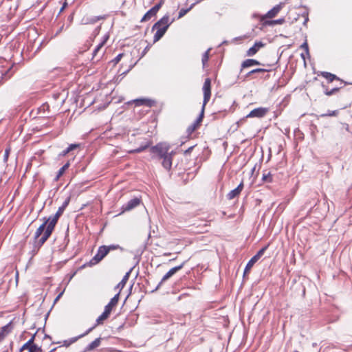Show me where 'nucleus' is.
<instances>
[{
	"mask_svg": "<svg viewBox=\"0 0 352 352\" xmlns=\"http://www.w3.org/2000/svg\"><path fill=\"white\" fill-rule=\"evenodd\" d=\"M157 30L154 36H153V43H155L157 41H158L159 40H160L163 36L164 35V34L166 33V32L167 31V29H166V27H162V28H155Z\"/></svg>",
	"mask_w": 352,
	"mask_h": 352,
	"instance_id": "nucleus-24",
	"label": "nucleus"
},
{
	"mask_svg": "<svg viewBox=\"0 0 352 352\" xmlns=\"http://www.w3.org/2000/svg\"><path fill=\"white\" fill-rule=\"evenodd\" d=\"M169 148V146L163 143H159L155 146H151L150 148V152L153 154L152 158L159 160H162L163 157L170 153L168 152Z\"/></svg>",
	"mask_w": 352,
	"mask_h": 352,
	"instance_id": "nucleus-1",
	"label": "nucleus"
},
{
	"mask_svg": "<svg viewBox=\"0 0 352 352\" xmlns=\"http://www.w3.org/2000/svg\"><path fill=\"white\" fill-rule=\"evenodd\" d=\"M35 336H36V333L34 334L30 339H33V341H34V338H35Z\"/></svg>",
	"mask_w": 352,
	"mask_h": 352,
	"instance_id": "nucleus-64",
	"label": "nucleus"
},
{
	"mask_svg": "<svg viewBox=\"0 0 352 352\" xmlns=\"http://www.w3.org/2000/svg\"><path fill=\"white\" fill-rule=\"evenodd\" d=\"M322 87L324 89V94L328 96H332L333 94L337 93L340 90V89L343 87L342 85H340V87H333L331 89L329 90L327 88H326L324 85L322 84Z\"/></svg>",
	"mask_w": 352,
	"mask_h": 352,
	"instance_id": "nucleus-29",
	"label": "nucleus"
},
{
	"mask_svg": "<svg viewBox=\"0 0 352 352\" xmlns=\"http://www.w3.org/2000/svg\"><path fill=\"white\" fill-rule=\"evenodd\" d=\"M202 89L204 92V106H206L211 96V80L209 78L205 80Z\"/></svg>",
	"mask_w": 352,
	"mask_h": 352,
	"instance_id": "nucleus-7",
	"label": "nucleus"
},
{
	"mask_svg": "<svg viewBox=\"0 0 352 352\" xmlns=\"http://www.w3.org/2000/svg\"><path fill=\"white\" fill-rule=\"evenodd\" d=\"M195 146L196 145H192V146H189L186 150L184 151V155H186L190 154Z\"/></svg>",
	"mask_w": 352,
	"mask_h": 352,
	"instance_id": "nucleus-52",
	"label": "nucleus"
},
{
	"mask_svg": "<svg viewBox=\"0 0 352 352\" xmlns=\"http://www.w3.org/2000/svg\"><path fill=\"white\" fill-rule=\"evenodd\" d=\"M263 65V64L261 63L257 60L250 59V58L246 59L244 61H243L241 63L240 72H241L243 71V69L245 68H248V67H252L254 65Z\"/></svg>",
	"mask_w": 352,
	"mask_h": 352,
	"instance_id": "nucleus-18",
	"label": "nucleus"
},
{
	"mask_svg": "<svg viewBox=\"0 0 352 352\" xmlns=\"http://www.w3.org/2000/svg\"><path fill=\"white\" fill-rule=\"evenodd\" d=\"M133 102H134L135 106L144 105L148 107H153L155 103V102L154 100H150V99H136Z\"/></svg>",
	"mask_w": 352,
	"mask_h": 352,
	"instance_id": "nucleus-21",
	"label": "nucleus"
},
{
	"mask_svg": "<svg viewBox=\"0 0 352 352\" xmlns=\"http://www.w3.org/2000/svg\"><path fill=\"white\" fill-rule=\"evenodd\" d=\"M107 254L108 250L106 249V245L100 246L95 256L85 265L91 267L98 264L106 256Z\"/></svg>",
	"mask_w": 352,
	"mask_h": 352,
	"instance_id": "nucleus-2",
	"label": "nucleus"
},
{
	"mask_svg": "<svg viewBox=\"0 0 352 352\" xmlns=\"http://www.w3.org/2000/svg\"><path fill=\"white\" fill-rule=\"evenodd\" d=\"M67 6V2H65L63 5V6L61 7L60 10V12L59 13H60L61 12H63L65 8Z\"/></svg>",
	"mask_w": 352,
	"mask_h": 352,
	"instance_id": "nucleus-56",
	"label": "nucleus"
},
{
	"mask_svg": "<svg viewBox=\"0 0 352 352\" xmlns=\"http://www.w3.org/2000/svg\"><path fill=\"white\" fill-rule=\"evenodd\" d=\"M297 131L300 133V135H299L298 138L302 139L303 138V133H301L298 129H297Z\"/></svg>",
	"mask_w": 352,
	"mask_h": 352,
	"instance_id": "nucleus-58",
	"label": "nucleus"
},
{
	"mask_svg": "<svg viewBox=\"0 0 352 352\" xmlns=\"http://www.w3.org/2000/svg\"><path fill=\"white\" fill-rule=\"evenodd\" d=\"M243 182L242 181L236 188L232 190L230 192L228 193L226 196L227 199L228 200H231L239 196L243 190Z\"/></svg>",
	"mask_w": 352,
	"mask_h": 352,
	"instance_id": "nucleus-14",
	"label": "nucleus"
},
{
	"mask_svg": "<svg viewBox=\"0 0 352 352\" xmlns=\"http://www.w3.org/2000/svg\"><path fill=\"white\" fill-rule=\"evenodd\" d=\"M69 201H70V197H67V198L64 201V202L63 203L62 206H60V207L58 208V210H57V212H56V214H56V215H58V216L60 217V216L63 214V213L64 210H65V208H66L67 207V206L69 205Z\"/></svg>",
	"mask_w": 352,
	"mask_h": 352,
	"instance_id": "nucleus-27",
	"label": "nucleus"
},
{
	"mask_svg": "<svg viewBox=\"0 0 352 352\" xmlns=\"http://www.w3.org/2000/svg\"><path fill=\"white\" fill-rule=\"evenodd\" d=\"M320 75L326 78L328 82H332L333 80H336L340 81V85L346 84V82H344L343 80H340L336 75L330 72H321Z\"/></svg>",
	"mask_w": 352,
	"mask_h": 352,
	"instance_id": "nucleus-15",
	"label": "nucleus"
},
{
	"mask_svg": "<svg viewBox=\"0 0 352 352\" xmlns=\"http://www.w3.org/2000/svg\"><path fill=\"white\" fill-rule=\"evenodd\" d=\"M162 162V165L163 167L167 170H169L171 168L172 166V161H173V154L172 153H170L166 156L163 157Z\"/></svg>",
	"mask_w": 352,
	"mask_h": 352,
	"instance_id": "nucleus-19",
	"label": "nucleus"
},
{
	"mask_svg": "<svg viewBox=\"0 0 352 352\" xmlns=\"http://www.w3.org/2000/svg\"><path fill=\"white\" fill-rule=\"evenodd\" d=\"M285 22L284 18H280L276 20L266 21L263 23L264 25H274L277 24H283Z\"/></svg>",
	"mask_w": 352,
	"mask_h": 352,
	"instance_id": "nucleus-32",
	"label": "nucleus"
},
{
	"mask_svg": "<svg viewBox=\"0 0 352 352\" xmlns=\"http://www.w3.org/2000/svg\"><path fill=\"white\" fill-rule=\"evenodd\" d=\"M150 48V46L149 45H147L144 50L142 51V54H141V58L143 57L148 52V50H149Z\"/></svg>",
	"mask_w": 352,
	"mask_h": 352,
	"instance_id": "nucleus-53",
	"label": "nucleus"
},
{
	"mask_svg": "<svg viewBox=\"0 0 352 352\" xmlns=\"http://www.w3.org/2000/svg\"><path fill=\"white\" fill-rule=\"evenodd\" d=\"M104 45V41H101L96 47V48L94 49L93 53H92V61L93 63H97L100 60V59H97L95 60V58L98 54V52L100 51V50L103 47V45Z\"/></svg>",
	"mask_w": 352,
	"mask_h": 352,
	"instance_id": "nucleus-30",
	"label": "nucleus"
},
{
	"mask_svg": "<svg viewBox=\"0 0 352 352\" xmlns=\"http://www.w3.org/2000/svg\"><path fill=\"white\" fill-rule=\"evenodd\" d=\"M164 3V1L161 0L159 3H157L155 6H154L153 8H151L149 10H148L142 19L140 20L141 22H145L148 20H150L153 16H155L159 11V10L161 8Z\"/></svg>",
	"mask_w": 352,
	"mask_h": 352,
	"instance_id": "nucleus-6",
	"label": "nucleus"
},
{
	"mask_svg": "<svg viewBox=\"0 0 352 352\" xmlns=\"http://www.w3.org/2000/svg\"><path fill=\"white\" fill-rule=\"evenodd\" d=\"M68 20L72 22L73 21V14H70L69 16H68Z\"/></svg>",
	"mask_w": 352,
	"mask_h": 352,
	"instance_id": "nucleus-60",
	"label": "nucleus"
},
{
	"mask_svg": "<svg viewBox=\"0 0 352 352\" xmlns=\"http://www.w3.org/2000/svg\"><path fill=\"white\" fill-rule=\"evenodd\" d=\"M106 249L108 250V253L111 251V250H117V249H121L122 250V248L119 245H106Z\"/></svg>",
	"mask_w": 352,
	"mask_h": 352,
	"instance_id": "nucleus-46",
	"label": "nucleus"
},
{
	"mask_svg": "<svg viewBox=\"0 0 352 352\" xmlns=\"http://www.w3.org/2000/svg\"><path fill=\"white\" fill-rule=\"evenodd\" d=\"M108 38H109V36L108 35H105L104 36L103 40L102 41H104V43H105Z\"/></svg>",
	"mask_w": 352,
	"mask_h": 352,
	"instance_id": "nucleus-59",
	"label": "nucleus"
},
{
	"mask_svg": "<svg viewBox=\"0 0 352 352\" xmlns=\"http://www.w3.org/2000/svg\"><path fill=\"white\" fill-rule=\"evenodd\" d=\"M269 244L263 247L247 263L245 270L244 274L248 273L254 264L264 254L265 252L267 250Z\"/></svg>",
	"mask_w": 352,
	"mask_h": 352,
	"instance_id": "nucleus-4",
	"label": "nucleus"
},
{
	"mask_svg": "<svg viewBox=\"0 0 352 352\" xmlns=\"http://www.w3.org/2000/svg\"><path fill=\"white\" fill-rule=\"evenodd\" d=\"M262 180L265 182H272V176L270 172L267 173H263L262 177Z\"/></svg>",
	"mask_w": 352,
	"mask_h": 352,
	"instance_id": "nucleus-37",
	"label": "nucleus"
},
{
	"mask_svg": "<svg viewBox=\"0 0 352 352\" xmlns=\"http://www.w3.org/2000/svg\"><path fill=\"white\" fill-rule=\"evenodd\" d=\"M338 110H335V111L329 110L326 113H323L320 116L321 117L336 116L338 115Z\"/></svg>",
	"mask_w": 352,
	"mask_h": 352,
	"instance_id": "nucleus-43",
	"label": "nucleus"
},
{
	"mask_svg": "<svg viewBox=\"0 0 352 352\" xmlns=\"http://www.w3.org/2000/svg\"><path fill=\"white\" fill-rule=\"evenodd\" d=\"M63 28H64V25H63L62 26H60V27L59 28V29L58 30V31L56 32V34H55V35L56 36V35H58V34H60V33L63 31Z\"/></svg>",
	"mask_w": 352,
	"mask_h": 352,
	"instance_id": "nucleus-57",
	"label": "nucleus"
},
{
	"mask_svg": "<svg viewBox=\"0 0 352 352\" xmlns=\"http://www.w3.org/2000/svg\"><path fill=\"white\" fill-rule=\"evenodd\" d=\"M187 261H183L179 265L175 266L173 268H171L161 279L160 282L157 284L156 287L152 290V292L157 291L161 285L163 284L164 282L167 280L168 278H170L172 276H173L176 272L182 270L185 264L186 263Z\"/></svg>",
	"mask_w": 352,
	"mask_h": 352,
	"instance_id": "nucleus-3",
	"label": "nucleus"
},
{
	"mask_svg": "<svg viewBox=\"0 0 352 352\" xmlns=\"http://www.w3.org/2000/svg\"><path fill=\"white\" fill-rule=\"evenodd\" d=\"M265 44L261 41L255 42L254 45L249 48V50L246 52V56H252L256 54L258 51L263 47H264Z\"/></svg>",
	"mask_w": 352,
	"mask_h": 352,
	"instance_id": "nucleus-16",
	"label": "nucleus"
},
{
	"mask_svg": "<svg viewBox=\"0 0 352 352\" xmlns=\"http://www.w3.org/2000/svg\"><path fill=\"white\" fill-rule=\"evenodd\" d=\"M123 56H124L123 53L119 54L112 60H111L110 63H113V65H116L120 61V60L123 57Z\"/></svg>",
	"mask_w": 352,
	"mask_h": 352,
	"instance_id": "nucleus-42",
	"label": "nucleus"
},
{
	"mask_svg": "<svg viewBox=\"0 0 352 352\" xmlns=\"http://www.w3.org/2000/svg\"><path fill=\"white\" fill-rule=\"evenodd\" d=\"M34 344V342H33V339H30L28 342H26L21 348V351H23V350H26L28 349V351L30 350V347Z\"/></svg>",
	"mask_w": 352,
	"mask_h": 352,
	"instance_id": "nucleus-38",
	"label": "nucleus"
},
{
	"mask_svg": "<svg viewBox=\"0 0 352 352\" xmlns=\"http://www.w3.org/2000/svg\"><path fill=\"white\" fill-rule=\"evenodd\" d=\"M141 203V199L138 197H134L131 199H130L129 201H127L126 204H124L122 208V212L130 211L133 210V208H136L138 206H139Z\"/></svg>",
	"mask_w": 352,
	"mask_h": 352,
	"instance_id": "nucleus-8",
	"label": "nucleus"
},
{
	"mask_svg": "<svg viewBox=\"0 0 352 352\" xmlns=\"http://www.w3.org/2000/svg\"><path fill=\"white\" fill-rule=\"evenodd\" d=\"M49 219H45V221H43V223L37 228V230H36L35 233H34V243H35V246L37 248V249H39L40 248H38V240H39V237L42 234V233L43 232H45V226L48 222Z\"/></svg>",
	"mask_w": 352,
	"mask_h": 352,
	"instance_id": "nucleus-11",
	"label": "nucleus"
},
{
	"mask_svg": "<svg viewBox=\"0 0 352 352\" xmlns=\"http://www.w3.org/2000/svg\"><path fill=\"white\" fill-rule=\"evenodd\" d=\"M199 124L198 123H196L195 121H194L193 123H192L186 129V132L188 135H190L192 132H194L198 127Z\"/></svg>",
	"mask_w": 352,
	"mask_h": 352,
	"instance_id": "nucleus-34",
	"label": "nucleus"
},
{
	"mask_svg": "<svg viewBox=\"0 0 352 352\" xmlns=\"http://www.w3.org/2000/svg\"><path fill=\"white\" fill-rule=\"evenodd\" d=\"M56 225V224H55L54 223H53L50 221H48V222L45 226L46 228L44 232V234L38 240V248H41L45 243V242L48 239V238L52 234L53 230H54Z\"/></svg>",
	"mask_w": 352,
	"mask_h": 352,
	"instance_id": "nucleus-5",
	"label": "nucleus"
},
{
	"mask_svg": "<svg viewBox=\"0 0 352 352\" xmlns=\"http://www.w3.org/2000/svg\"><path fill=\"white\" fill-rule=\"evenodd\" d=\"M270 69H263V68H256L251 70L250 72H248L243 77L238 76L239 79H241V81H245L247 80V78L250 76L252 74H254L256 73H263L265 72H269Z\"/></svg>",
	"mask_w": 352,
	"mask_h": 352,
	"instance_id": "nucleus-23",
	"label": "nucleus"
},
{
	"mask_svg": "<svg viewBox=\"0 0 352 352\" xmlns=\"http://www.w3.org/2000/svg\"><path fill=\"white\" fill-rule=\"evenodd\" d=\"M205 107L206 106H204V104L202 105L200 114L198 116V118L196 119V120H195L196 122V123H198L199 125H200V123L201 122V121H202V120L204 118Z\"/></svg>",
	"mask_w": 352,
	"mask_h": 352,
	"instance_id": "nucleus-39",
	"label": "nucleus"
},
{
	"mask_svg": "<svg viewBox=\"0 0 352 352\" xmlns=\"http://www.w3.org/2000/svg\"><path fill=\"white\" fill-rule=\"evenodd\" d=\"M283 6V3H280L279 4L276 5L263 16V19L265 18L272 19L275 17L280 11Z\"/></svg>",
	"mask_w": 352,
	"mask_h": 352,
	"instance_id": "nucleus-12",
	"label": "nucleus"
},
{
	"mask_svg": "<svg viewBox=\"0 0 352 352\" xmlns=\"http://www.w3.org/2000/svg\"><path fill=\"white\" fill-rule=\"evenodd\" d=\"M104 19V16H95V17L89 19V23H94L97 22L98 21H99L100 19Z\"/></svg>",
	"mask_w": 352,
	"mask_h": 352,
	"instance_id": "nucleus-50",
	"label": "nucleus"
},
{
	"mask_svg": "<svg viewBox=\"0 0 352 352\" xmlns=\"http://www.w3.org/2000/svg\"><path fill=\"white\" fill-rule=\"evenodd\" d=\"M300 56H301V58H302L304 60H305V54H304L303 53H302V54H300Z\"/></svg>",
	"mask_w": 352,
	"mask_h": 352,
	"instance_id": "nucleus-63",
	"label": "nucleus"
},
{
	"mask_svg": "<svg viewBox=\"0 0 352 352\" xmlns=\"http://www.w3.org/2000/svg\"><path fill=\"white\" fill-rule=\"evenodd\" d=\"M70 164L69 162H67L65 165H63L58 171L59 175H63L65 171L69 168Z\"/></svg>",
	"mask_w": 352,
	"mask_h": 352,
	"instance_id": "nucleus-44",
	"label": "nucleus"
},
{
	"mask_svg": "<svg viewBox=\"0 0 352 352\" xmlns=\"http://www.w3.org/2000/svg\"><path fill=\"white\" fill-rule=\"evenodd\" d=\"M6 337V333L3 331H0V341L3 340Z\"/></svg>",
	"mask_w": 352,
	"mask_h": 352,
	"instance_id": "nucleus-55",
	"label": "nucleus"
},
{
	"mask_svg": "<svg viewBox=\"0 0 352 352\" xmlns=\"http://www.w3.org/2000/svg\"><path fill=\"white\" fill-rule=\"evenodd\" d=\"M80 144H71L68 146L67 148H66L65 149H64L62 152H60L58 155L59 157H65V155H67V154L70 153L71 152H72L73 151L78 148L80 147Z\"/></svg>",
	"mask_w": 352,
	"mask_h": 352,
	"instance_id": "nucleus-22",
	"label": "nucleus"
},
{
	"mask_svg": "<svg viewBox=\"0 0 352 352\" xmlns=\"http://www.w3.org/2000/svg\"><path fill=\"white\" fill-rule=\"evenodd\" d=\"M18 278H19V273L18 272H16V283H18Z\"/></svg>",
	"mask_w": 352,
	"mask_h": 352,
	"instance_id": "nucleus-62",
	"label": "nucleus"
},
{
	"mask_svg": "<svg viewBox=\"0 0 352 352\" xmlns=\"http://www.w3.org/2000/svg\"><path fill=\"white\" fill-rule=\"evenodd\" d=\"M94 329V327H90L89 329H88L85 333H83L82 334H80L76 337H74V338H72L69 340H65L63 341V346H66V347H68L69 346H70L72 344L76 342L78 339L87 336V334H89L91 331H92V330Z\"/></svg>",
	"mask_w": 352,
	"mask_h": 352,
	"instance_id": "nucleus-13",
	"label": "nucleus"
},
{
	"mask_svg": "<svg viewBox=\"0 0 352 352\" xmlns=\"http://www.w3.org/2000/svg\"><path fill=\"white\" fill-rule=\"evenodd\" d=\"M305 207V208H309V212H311V213L314 212L318 209L317 202H315L313 206L311 204H310V206H309V204L306 203Z\"/></svg>",
	"mask_w": 352,
	"mask_h": 352,
	"instance_id": "nucleus-40",
	"label": "nucleus"
},
{
	"mask_svg": "<svg viewBox=\"0 0 352 352\" xmlns=\"http://www.w3.org/2000/svg\"><path fill=\"white\" fill-rule=\"evenodd\" d=\"M64 292H65V289H64L63 291H62V292H60V294H59L56 297V298H55V300H54V303H55L56 302H57V301L59 300V298H60L62 296V295L63 294Z\"/></svg>",
	"mask_w": 352,
	"mask_h": 352,
	"instance_id": "nucleus-54",
	"label": "nucleus"
},
{
	"mask_svg": "<svg viewBox=\"0 0 352 352\" xmlns=\"http://www.w3.org/2000/svg\"><path fill=\"white\" fill-rule=\"evenodd\" d=\"M120 292L116 294L109 301V302L104 307V310L111 314L112 309L116 306L119 300Z\"/></svg>",
	"mask_w": 352,
	"mask_h": 352,
	"instance_id": "nucleus-20",
	"label": "nucleus"
},
{
	"mask_svg": "<svg viewBox=\"0 0 352 352\" xmlns=\"http://www.w3.org/2000/svg\"><path fill=\"white\" fill-rule=\"evenodd\" d=\"M132 270H133V268H131L128 272L126 273V274L123 276L121 281L116 285V289L119 288L120 289H122L124 288V287L125 286V285L129 278V275H130Z\"/></svg>",
	"mask_w": 352,
	"mask_h": 352,
	"instance_id": "nucleus-26",
	"label": "nucleus"
},
{
	"mask_svg": "<svg viewBox=\"0 0 352 352\" xmlns=\"http://www.w3.org/2000/svg\"><path fill=\"white\" fill-rule=\"evenodd\" d=\"M209 223L210 221L201 220L200 223H195L194 225H197V227H201V232H206L207 230L205 228L209 226Z\"/></svg>",
	"mask_w": 352,
	"mask_h": 352,
	"instance_id": "nucleus-33",
	"label": "nucleus"
},
{
	"mask_svg": "<svg viewBox=\"0 0 352 352\" xmlns=\"http://www.w3.org/2000/svg\"><path fill=\"white\" fill-rule=\"evenodd\" d=\"M194 4H192L188 8H182L178 14L177 19H181L185 16L193 7Z\"/></svg>",
	"mask_w": 352,
	"mask_h": 352,
	"instance_id": "nucleus-35",
	"label": "nucleus"
},
{
	"mask_svg": "<svg viewBox=\"0 0 352 352\" xmlns=\"http://www.w3.org/2000/svg\"><path fill=\"white\" fill-rule=\"evenodd\" d=\"M29 352H42V349L41 346L34 343V344L30 347Z\"/></svg>",
	"mask_w": 352,
	"mask_h": 352,
	"instance_id": "nucleus-41",
	"label": "nucleus"
},
{
	"mask_svg": "<svg viewBox=\"0 0 352 352\" xmlns=\"http://www.w3.org/2000/svg\"><path fill=\"white\" fill-rule=\"evenodd\" d=\"M109 315L110 313L104 310L102 314L96 319V323L93 327L95 328L97 325L102 324V322L109 316Z\"/></svg>",
	"mask_w": 352,
	"mask_h": 352,
	"instance_id": "nucleus-28",
	"label": "nucleus"
},
{
	"mask_svg": "<svg viewBox=\"0 0 352 352\" xmlns=\"http://www.w3.org/2000/svg\"><path fill=\"white\" fill-rule=\"evenodd\" d=\"M175 21V19H173L170 21H169V16L168 14L164 15L162 18H161L158 21H157L152 27V30H155V28L166 27V29L168 30L170 25Z\"/></svg>",
	"mask_w": 352,
	"mask_h": 352,
	"instance_id": "nucleus-9",
	"label": "nucleus"
},
{
	"mask_svg": "<svg viewBox=\"0 0 352 352\" xmlns=\"http://www.w3.org/2000/svg\"><path fill=\"white\" fill-rule=\"evenodd\" d=\"M300 47L305 51V53L307 56H309V46L307 41H305L301 45Z\"/></svg>",
	"mask_w": 352,
	"mask_h": 352,
	"instance_id": "nucleus-47",
	"label": "nucleus"
},
{
	"mask_svg": "<svg viewBox=\"0 0 352 352\" xmlns=\"http://www.w3.org/2000/svg\"><path fill=\"white\" fill-rule=\"evenodd\" d=\"M151 144V141H147L143 145H142L140 147H138V148H137L135 149H133L131 151H130V153H141L143 151H144L146 148L150 147Z\"/></svg>",
	"mask_w": 352,
	"mask_h": 352,
	"instance_id": "nucleus-31",
	"label": "nucleus"
},
{
	"mask_svg": "<svg viewBox=\"0 0 352 352\" xmlns=\"http://www.w3.org/2000/svg\"><path fill=\"white\" fill-rule=\"evenodd\" d=\"M210 49L207 50L203 54L201 61L203 66L204 67L206 63L208 61L209 59V52Z\"/></svg>",
	"mask_w": 352,
	"mask_h": 352,
	"instance_id": "nucleus-36",
	"label": "nucleus"
},
{
	"mask_svg": "<svg viewBox=\"0 0 352 352\" xmlns=\"http://www.w3.org/2000/svg\"><path fill=\"white\" fill-rule=\"evenodd\" d=\"M10 147H8L6 148L5 150V153H4V155H3V161L5 162H7L8 160V157H9V155H10Z\"/></svg>",
	"mask_w": 352,
	"mask_h": 352,
	"instance_id": "nucleus-48",
	"label": "nucleus"
},
{
	"mask_svg": "<svg viewBox=\"0 0 352 352\" xmlns=\"http://www.w3.org/2000/svg\"><path fill=\"white\" fill-rule=\"evenodd\" d=\"M103 340L102 338L99 337L98 338H96L93 342H91L90 344H89L85 349L84 352H90L95 349L98 348L100 344L101 341Z\"/></svg>",
	"mask_w": 352,
	"mask_h": 352,
	"instance_id": "nucleus-17",
	"label": "nucleus"
},
{
	"mask_svg": "<svg viewBox=\"0 0 352 352\" xmlns=\"http://www.w3.org/2000/svg\"><path fill=\"white\" fill-rule=\"evenodd\" d=\"M302 16L305 18V20H304V22H303V25H305L307 24V23L308 22V21H309L308 12H304L302 14Z\"/></svg>",
	"mask_w": 352,
	"mask_h": 352,
	"instance_id": "nucleus-51",
	"label": "nucleus"
},
{
	"mask_svg": "<svg viewBox=\"0 0 352 352\" xmlns=\"http://www.w3.org/2000/svg\"><path fill=\"white\" fill-rule=\"evenodd\" d=\"M10 322L9 324L3 326L1 328V330L0 331L4 332L6 333V335L8 334L10 331Z\"/></svg>",
	"mask_w": 352,
	"mask_h": 352,
	"instance_id": "nucleus-49",
	"label": "nucleus"
},
{
	"mask_svg": "<svg viewBox=\"0 0 352 352\" xmlns=\"http://www.w3.org/2000/svg\"><path fill=\"white\" fill-rule=\"evenodd\" d=\"M13 65H10L8 68H6L5 70L3 71H0V72L1 73V80H0V85H1L3 83V80H8L9 79L11 76L12 75V73L10 74V72L12 68Z\"/></svg>",
	"mask_w": 352,
	"mask_h": 352,
	"instance_id": "nucleus-25",
	"label": "nucleus"
},
{
	"mask_svg": "<svg viewBox=\"0 0 352 352\" xmlns=\"http://www.w3.org/2000/svg\"><path fill=\"white\" fill-rule=\"evenodd\" d=\"M268 112V109L265 107H258L252 110L245 118H263Z\"/></svg>",
	"mask_w": 352,
	"mask_h": 352,
	"instance_id": "nucleus-10",
	"label": "nucleus"
},
{
	"mask_svg": "<svg viewBox=\"0 0 352 352\" xmlns=\"http://www.w3.org/2000/svg\"><path fill=\"white\" fill-rule=\"evenodd\" d=\"M59 218H60L59 216L54 214L53 217H50L49 218L44 217L43 221H45V219H49V221L56 224Z\"/></svg>",
	"mask_w": 352,
	"mask_h": 352,
	"instance_id": "nucleus-45",
	"label": "nucleus"
},
{
	"mask_svg": "<svg viewBox=\"0 0 352 352\" xmlns=\"http://www.w3.org/2000/svg\"><path fill=\"white\" fill-rule=\"evenodd\" d=\"M60 177H61V175H59L58 173H57L56 177L54 178V180L58 181Z\"/></svg>",
	"mask_w": 352,
	"mask_h": 352,
	"instance_id": "nucleus-61",
	"label": "nucleus"
}]
</instances>
